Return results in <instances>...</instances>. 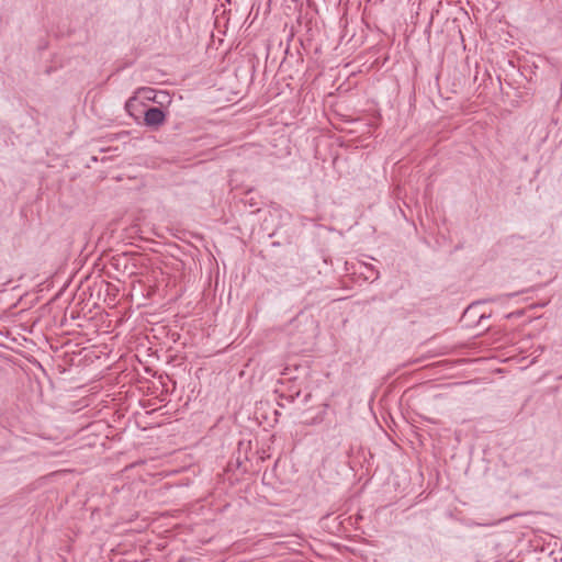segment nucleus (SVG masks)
Here are the masks:
<instances>
[{
  "label": "nucleus",
  "mask_w": 562,
  "mask_h": 562,
  "mask_svg": "<svg viewBox=\"0 0 562 562\" xmlns=\"http://www.w3.org/2000/svg\"><path fill=\"white\" fill-rule=\"evenodd\" d=\"M166 121V113L160 108H149L144 112L145 125L157 130Z\"/></svg>",
  "instance_id": "nucleus-1"
},
{
  "label": "nucleus",
  "mask_w": 562,
  "mask_h": 562,
  "mask_svg": "<svg viewBox=\"0 0 562 562\" xmlns=\"http://www.w3.org/2000/svg\"><path fill=\"white\" fill-rule=\"evenodd\" d=\"M136 103H137V98H136V97H132V98H130V99L126 101V103H125V109H126V111H127L131 115H133V109H134V106L136 105Z\"/></svg>",
  "instance_id": "nucleus-2"
},
{
  "label": "nucleus",
  "mask_w": 562,
  "mask_h": 562,
  "mask_svg": "<svg viewBox=\"0 0 562 562\" xmlns=\"http://www.w3.org/2000/svg\"><path fill=\"white\" fill-rule=\"evenodd\" d=\"M144 92L145 93V98L148 99V100H153V101H156L155 100V91L153 89H149V88H143V89H139L138 92Z\"/></svg>",
  "instance_id": "nucleus-3"
},
{
  "label": "nucleus",
  "mask_w": 562,
  "mask_h": 562,
  "mask_svg": "<svg viewBox=\"0 0 562 562\" xmlns=\"http://www.w3.org/2000/svg\"><path fill=\"white\" fill-rule=\"evenodd\" d=\"M366 268L370 270V276H366V279L371 278L372 280H376L379 278V271L375 270L371 265L366 266Z\"/></svg>",
  "instance_id": "nucleus-4"
},
{
  "label": "nucleus",
  "mask_w": 562,
  "mask_h": 562,
  "mask_svg": "<svg viewBox=\"0 0 562 562\" xmlns=\"http://www.w3.org/2000/svg\"><path fill=\"white\" fill-rule=\"evenodd\" d=\"M299 395H300V391H297V392L295 393V395H289V396L280 395V398H284V400H286L288 402H293V401H294V398H295V396H299Z\"/></svg>",
  "instance_id": "nucleus-5"
}]
</instances>
